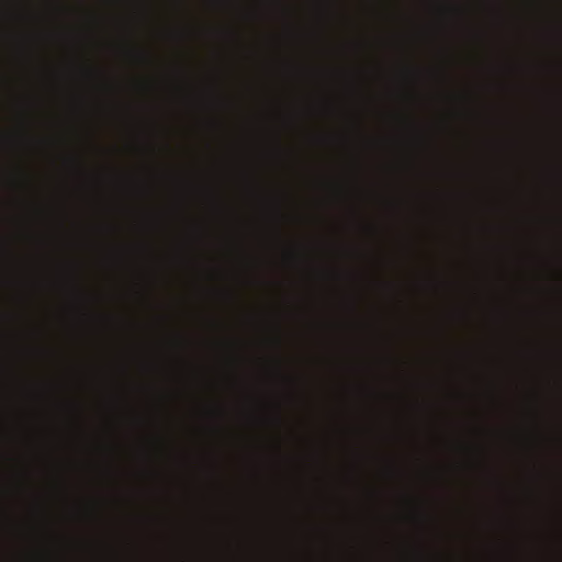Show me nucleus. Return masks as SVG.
<instances>
[{
	"label": "nucleus",
	"instance_id": "obj_1",
	"mask_svg": "<svg viewBox=\"0 0 562 562\" xmlns=\"http://www.w3.org/2000/svg\"><path fill=\"white\" fill-rule=\"evenodd\" d=\"M24 12L23 21L26 30L23 34L22 49L26 69L27 92L24 97L22 109V136L25 165L20 175V186L24 193L23 204L25 209L24 216V240L27 246H41L42 236L35 229L43 214V207L37 199L38 186L37 178L31 168V161L34 155L42 148L43 139L36 133L38 121V98L34 90V78L37 75L41 63L40 40L41 34L35 29L40 21V15L35 3L37 0H23Z\"/></svg>",
	"mask_w": 562,
	"mask_h": 562
}]
</instances>
